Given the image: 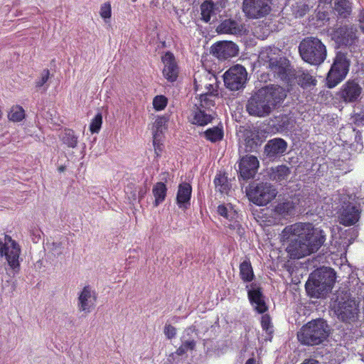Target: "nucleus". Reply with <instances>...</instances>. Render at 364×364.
<instances>
[{
    "mask_svg": "<svg viewBox=\"0 0 364 364\" xmlns=\"http://www.w3.org/2000/svg\"><path fill=\"white\" fill-rule=\"evenodd\" d=\"M357 28L353 25L341 26L334 29L332 39L339 46H343L336 53L333 63L326 77V85L332 89L340 84L347 76L350 65V58H357L360 53Z\"/></svg>",
    "mask_w": 364,
    "mask_h": 364,
    "instance_id": "f257e3e1",
    "label": "nucleus"
},
{
    "mask_svg": "<svg viewBox=\"0 0 364 364\" xmlns=\"http://www.w3.org/2000/svg\"><path fill=\"white\" fill-rule=\"evenodd\" d=\"M284 90L279 86H265L252 95L246 104V110L251 116H268L285 98Z\"/></svg>",
    "mask_w": 364,
    "mask_h": 364,
    "instance_id": "f03ea898",
    "label": "nucleus"
},
{
    "mask_svg": "<svg viewBox=\"0 0 364 364\" xmlns=\"http://www.w3.org/2000/svg\"><path fill=\"white\" fill-rule=\"evenodd\" d=\"M259 60L274 74V77L282 81H289L295 75L290 61L276 47L264 48L259 54Z\"/></svg>",
    "mask_w": 364,
    "mask_h": 364,
    "instance_id": "7ed1b4c3",
    "label": "nucleus"
},
{
    "mask_svg": "<svg viewBox=\"0 0 364 364\" xmlns=\"http://www.w3.org/2000/svg\"><path fill=\"white\" fill-rule=\"evenodd\" d=\"M336 273L328 267L316 269L309 274L305 284L306 294L311 298L323 299L331 291L336 282Z\"/></svg>",
    "mask_w": 364,
    "mask_h": 364,
    "instance_id": "20e7f679",
    "label": "nucleus"
},
{
    "mask_svg": "<svg viewBox=\"0 0 364 364\" xmlns=\"http://www.w3.org/2000/svg\"><path fill=\"white\" fill-rule=\"evenodd\" d=\"M335 207L338 222L344 226L355 225L360 218V203L354 194L340 193L336 196Z\"/></svg>",
    "mask_w": 364,
    "mask_h": 364,
    "instance_id": "39448f33",
    "label": "nucleus"
},
{
    "mask_svg": "<svg viewBox=\"0 0 364 364\" xmlns=\"http://www.w3.org/2000/svg\"><path fill=\"white\" fill-rule=\"evenodd\" d=\"M331 333V328L324 318L312 319L297 333L298 341L304 346L324 345Z\"/></svg>",
    "mask_w": 364,
    "mask_h": 364,
    "instance_id": "423d86ee",
    "label": "nucleus"
},
{
    "mask_svg": "<svg viewBox=\"0 0 364 364\" xmlns=\"http://www.w3.org/2000/svg\"><path fill=\"white\" fill-rule=\"evenodd\" d=\"M331 309L337 320L348 328L356 325L360 321V302L355 298L337 299L331 304Z\"/></svg>",
    "mask_w": 364,
    "mask_h": 364,
    "instance_id": "0eeeda50",
    "label": "nucleus"
},
{
    "mask_svg": "<svg viewBox=\"0 0 364 364\" xmlns=\"http://www.w3.org/2000/svg\"><path fill=\"white\" fill-rule=\"evenodd\" d=\"M298 49L301 59L311 65H320L327 56L326 46L317 37H305L300 41Z\"/></svg>",
    "mask_w": 364,
    "mask_h": 364,
    "instance_id": "6e6552de",
    "label": "nucleus"
},
{
    "mask_svg": "<svg viewBox=\"0 0 364 364\" xmlns=\"http://www.w3.org/2000/svg\"><path fill=\"white\" fill-rule=\"evenodd\" d=\"M294 224L287 226L282 231V240L287 244L286 250L291 259H300L311 255L301 232L294 231Z\"/></svg>",
    "mask_w": 364,
    "mask_h": 364,
    "instance_id": "1a4fd4ad",
    "label": "nucleus"
},
{
    "mask_svg": "<svg viewBox=\"0 0 364 364\" xmlns=\"http://www.w3.org/2000/svg\"><path fill=\"white\" fill-rule=\"evenodd\" d=\"M293 230L297 232H301L311 254L316 252L326 241L325 232L320 228L315 227L312 223H295Z\"/></svg>",
    "mask_w": 364,
    "mask_h": 364,
    "instance_id": "9d476101",
    "label": "nucleus"
},
{
    "mask_svg": "<svg viewBox=\"0 0 364 364\" xmlns=\"http://www.w3.org/2000/svg\"><path fill=\"white\" fill-rule=\"evenodd\" d=\"M246 191L250 200L260 206L268 204L277 194L274 186L267 182H254Z\"/></svg>",
    "mask_w": 364,
    "mask_h": 364,
    "instance_id": "9b49d317",
    "label": "nucleus"
},
{
    "mask_svg": "<svg viewBox=\"0 0 364 364\" xmlns=\"http://www.w3.org/2000/svg\"><path fill=\"white\" fill-rule=\"evenodd\" d=\"M362 92L358 79H349L336 92L335 97L341 103L355 104L361 100Z\"/></svg>",
    "mask_w": 364,
    "mask_h": 364,
    "instance_id": "f8f14e48",
    "label": "nucleus"
},
{
    "mask_svg": "<svg viewBox=\"0 0 364 364\" xmlns=\"http://www.w3.org/2000/svg\"><path fill=\"white\" fill-rule=\"evenodd\" d=\"M247 80L246 69L241 65L230 68L223 75L225 87L232 91H237L245 87Z\"/></svg>",
    "mask_w": 364,
    "mask_h": 364,
    "instance_id": "ddd939ff",
    "label": "nucleus"
},
{
    "mask_svg": "<svg viewBox=\"0 0 364 364\" xmlns=\"http://www.w3.org/2000/svg\"><path fill=\"white\" fill-rule=\"evenodd\" d=\"M245 288L247 289L248 300L253 310L259 314L266 313L269 308L261 284L257 282H252L246 285Z\"/></svg>",
    "mask_w": 364,
    "mask_h": 364,
    "instance_id": "4468645a",
    "label": "nucleus"
},
{
    "mask_svg": "<svg viewBox=\"0 0 364 364\" xmlns=\"http://www.w3.org/2000/svg\"><path fill=\"white\" fill-rule=\"evenodd\" d=\"M272 0H243L242 10L250 18H259L271 11Z\"/></svg>",
    "mask_w": 364,
    "mask_h": 364,
    "instance_id": "2eb2a0df",
    "label": "nucleus"
},
{
    "mask_svg": "<svg viewBox=\"0 0 364 364\" xmlns=\"http://www.w3.org/2000/svg\"><path fill=\"white\" fill-rule=\"evenodd\" d=\"M239 180L247 181L252 178L259 168L257 158L252 155H246L239 162Z\"/></svg>",
    "mask_w": 364,
    "mask_h": 364,
    "instance_id": "dca6fc26",
    "label": "nucleus"
},
{
    "mask_svg": "<svg viewBox=\"0 0 364 364\" xmlns=\"http://www.w3.org/2000/svg\"><path fill=\"white\" fill-rule=\"evenodd\" d=\"M211 53L220 60L236 56L238 46L232 41H218L211 46Z\"/></svg>",
    "mask_w": 364,
    "mask_h": 364,
    "instance_id": "f3484780",
    "label": "nucleus"
},
{
    "mask_svg": "<svg viewBox=\"0 0 364 364\" xmlns=\"http://www.w3.org/2000/svg\"><path fill=\"white\" fill-rule=\"evenodd\" d=\"M287 147L288 144L284 139L276 137L267 142L264 148V154L269 160L273 161L284 155Z\"/></svg>",
    "mask_w": 364,
    "mask_h": 364,
    "instance_id": "a211bd4d",
    "label": "nucleus"
},
{
    "mask_svg": "<svg viewBox=\"0 0 364 364\" xmlns=\"http://www.w3.org/2000/svg\"><path fill=\"white\" fill-rule=\"evenodd\" d=\"M330 4L329 8L331 9V14H333V18L337 20L348 19L350 18L353 7L352 2L349 0H325Z\"/></svg>",
    "mask_w": 364,
    "mask_h": 364,
    "instance_id": "6ab92c4d",
    "label": "nucleus"
},
{
    "mask_svg": "<svg viewBox=\"0 0 364 364\" xmlns=\"http://www.w3.org/2000/svg\"><path fill=\"white\" fill-rule=\"evenodd\" d=\"M295 122L294 117L290 114H280L270 118L268 125L276 132L283 133L290 132L294 127Z\"/></svg>",
    "mask_w": 364,
    "mask_h": 364,
    "instance_id": "aec40b11",
    "label": "nucleus"
},
{
    "mask_svg": "<svg viewBox=\"0 0 364 364\" xmlns=\"http://www.w3.org/2000/svg\"><path fill=\"white\" fill-rule=\"evenodd\" d=\"M162 61L164 63L163 75L164 77L169 82H174L178 77V67L176 62L173 54L167 51L162 57Z\"/></svg>",
    "mask_w": 364,
    "mask_h": 364,
    "instance_id": "412c9836",
    "label": "nucleus"
},
{
    "mask_svg": "<svg viewBox=\"0 0 364 364\" xmlns=\"http://www.w3.org/2000/svg\"><path fill=\"white\" fill-rule=\"evenodd\" d=\"M97 296L90 286H85L78 296V308L80 311L90 313L95 306Z\"/></svg>",
    "mask_w": 364,
    "mask_h": 364,
    "instance_id": "4be33fe9",
    "label": "nucleus"
},
{
    "mask_svg": "<svg viewBox=\"0 0 364 364\" xmlns=\"http://www.w3.org/2000/svg\"><path fill=\"white\" fill-rule=\"evenodd\" d=\"M243 138L245 152L256 151L262 143L259 132L255 129H245L243 133Z\"/></svg>",
    "mask_w": 364,
    "mask_h": 364,
    "instance_id": "5701e85b",
    "label": "nucleus"
},
{
    "mask_svg": "<svg viewBox=\"0 0 364 364\" xmlns=\"http://www.w3.org/2000/svg\"><path fill=\"white\" fill-rule=\"evenodd\" d=\"M217 212L220 216H223L229 221L232 222V223L229 225L230 229L237 230L239 234L242 232L241 230H243V228L239 222L235 220L237 212L233 209L231 205H219L218 206Z\"/></svg>",
    "mask_w": 364,
    "mask_h": 364,
    "instance_id": "b1692460",
    "label": "nucleus"
},
{
    "mask_svg": "<svg viewBox=\"0 0 364 364\" xmlns=\"http://www.w3.org/2000/svg\"><path fill=\"white\" fill-rule=\"evenodd\" d=\"M192 187L191 184L183 182L179 184L177 194L176 203L180 208L188 209L191 205Z\"/></svg>",
    "mask_w": 364,
    "mask_h": 364,
    "instance_id": "393cba45",
    "label": "nucleus"
},
{
    "mask_svg": "<svg viewBox=\"0 0 364 364\" xmlns=\"http://www.w3.org/2000/svg\"><path fill=\"white\" fill-rule=\"evenodd\" d=\"M216 30L220 33L241 35L242 26L237 21L228 18L222 21Z\"/></svg>",
    "mask_w": 364,
    "mask_h": 364,
    "instance_id": "a878e982",
    "label": "nucleus"
},
{
    "mask_svg": "<svg viewBox=\"0 0 364 364\" xmlns=\"http://www.w3.org/2000/svg\"><path fill=\"white\" fill-rule=\"evenodd\" d=\"M196 108L192 111L191 122L193 124L198 126H205L212 122L213 117L207 114L203 108H200L197 105H195Z\"/></svg>",
    "mask_w": 364,
    "mask_h": 364,
    "instance_id": "bb28decb",
    "label": "nucleus"
},
{
    "mask_svg": "<svg viewBox=\"0 0 364 364\" xmlns=\"http://www.w3.org/2000/svg\"><path fill=\"white\" fill-rule=\"evenodd\" d=\"M296 205L297 202H294L291 200H286L275 205L274 211L276 214L284 218L286 216H291L296 213Z\"/></svg>",
    "mask_w": 364,
    "mask_h": 364,
    "instance_id": "cd10ccee",
    "label": "nucleus"
},
{
    "mask_svg": "<svg viewBox=\"0 0 364 364\" xmlns=\"http://www.w3.org/2000/svg\"><path fill=\"white\" fill-rule=\"evenodd\" d=\"M20 248L18 245L15 241H12L11 249L8 250L6 254V258L9 266L14 270L17 268L18 269L20 266L18 262Z\"/></svg>",
    "mask_w": 364,
    "mask_h": 364,
    "instance_id": "c85d7f7f",
    "label": "nucleus"
},
{
    "mask_svg": "<svg viewBox=\"0 0 364 364\" xmlns=\"http://www.w3.org/2000/svg\"><path fill=\"white\" fill-rule=\"evenodd\" d=\"M167 187L164 182H157L152 188V193L155 198L153 203L154 207L159 206L166 199L167 194Z\"/></svg>",
    "mask_w": 364,
    "mask_h": 364,
    "instance_id": "c756f323",
    "label": "nucleus"
},
{
    "mask_svg": "<svg viewBox=\"0 0 364 364\" xmlns=\"http://www.w3.org/2000/svg\"><path fill=\"white\" fill-rule=\"evenodd\" d=\"M218 95V90L215 89H213L212 91L209 90V91L200 94V104L198 106L205 109H209L211 107L215 105V100Z\"/></svg>",
    "mask_w": 364,
    "mask_h": 364,
    "instance_id": "7c9ffc66",
    "label": "nucleus"
},
{
    "mask_svg": "<svg viewBox=\"0 0 364 364\" xmlns=\"http://www.w3.org/2000/svg\"><path fill=\"white\" fill-rule=\"evenodd\" d=\"M290 173L291 171L288 166L286 165H280L274 168H272L269 176L270 178L273 181L281 182L287 181Z\"/></svg>",
    "mask_w": 364,
    "mask_h": 364,
    "instance_id": "2f4dec72",
    "label": "nucleus"
},
{
    "mask_svg": "<svg viewBox=\"0 0 364 364\" xmlns=\"http://www.w3.org/2000/svg\"><path fill=\"white\" fill-rule=\"evenodd\" d=\"M203 136L212 143L220 141L223 139L224 132L222 126L209 128L203 132Z\"/></svg>",
    "mask_w": 364,
    "mask_h": 364,
    "instance_id": "473e14b6",
    "label": "nucleus"
},
{
    "mask_svg": "<svg viewBox=\"0 0 364 364\" xmlns=\"http://www.w3.org/2000/svg\"><path fill=\"white\" fill-rule=\"evenodd\" d=\"M213 183L216 191L221 193H228L231 188V185L225 173H218L214 178Z\"/></svg>",
    "mask_w": 364,
    "mask_h": 364,
    "instance_id": "72a5a7b5",
    "label": "nucleus"
},
{
    "mask_svg": "<svg viewBox=\"0 0 364 364\" xmlns=\"http://www.w3.org/2000/svg\"><path fill=\"white\" fill-rule=\"evenodd\" d=\"M240 276L245 282H250L255 279L252 267L249 260H245L240 264Z\"/></svg>",
    "mask_w": 364,
    "mask_h": 364,
    "instance_id": "f704fd0d",
    "label": "nucleus"
},
{
    "mask_svg": "<svg viewBox=\"0 0 364 364\" xmlns=\"http://www.w3.org/2000/svg\"><path fill=\"white\" fill-rule=\"evenodd\" d=\"M293 77H295L298 84L304 89H307L311 86L316 85L317 82V80L311 75L304 71L299 73L297 75L295 74Z\"/></svg>",
    "mask_w": 364,
    "mask_h": 364,
    "instance_id": "c9c22d12",
    "label": "nucleus"
},
{
    "mask_svg": "<svg viewBox=\"0 0 364 364\" xmlns=\"http://www.w3.org/2000/svg\"><path fill=\"white\" fill-rule=\"evenodd\" d=\"M261 326L262 330L265 332L264 341H271L274 334V326L269 314H263L261 318Z\"/></svg>",
    "mask_w": 364,
    "mask_h": 364,
    "instance_id": "e433bc0d",
    "label": "nucleus"
},
{
    "mask_svg": "<svg viewBox=\"0 0 364 364\" xmlns=\"http://www.w3.org/2000/svg\"><path fill=\"white\" fill-rule=\"evenodd\" d=\"M201 20L205 23L210 21L211 16L216 14L212 0H205L200 5Z\"/></svg>",
    "mask_w": 364,
    "mask_h": 364,
    "instance_id": "4c0bfd02",
    "label": "nucleus"
},
{
    "mask_svg": "<svg viewBox=\"0 0 364 364\" xmlns=\"http://www.w3.org/2000/svg\"><path fill=\"white\" fill-rule=\"evenodd\" d=\"M63 144L70 148H75L77 145V136L73 129H65L61 136Z\"/></svg>",
    "mask_w": 364,
    "mask_h": 364,
    "instance_id": "58836bf2",
    "label": "nucleus"
},
{
    "mask_svg": "<svg viewBox=\"0 0 364 364\" xmlns=\"http://www.w3.org/2000/svg\"><path fill=\"white\" fill-rule=\"evenodd\" d=\"M8 118L13 122H21L25 118V111L21 106H14L8 114Z\"/></svg>",
    "mask_w": 364,
    "mask_h": 364,
    "instance_id": "ea45409f",
    "label": "nucleus"
},
{
    "mask_svg": "<svg viewBox=\"0 0 364 364\" xmlns=\"http://www.w3.org/2000/svg\"><path fill=\"white\" fill-rule=\"evenodd\" d=\"M50 77V71L48 69L43 70L41 74V77L36 81V87L38 90L44 92L47 90L48 85L47 82Z\"/></svg>",
    "mask_w": 364,
    "mask_h": 364,
    "instance_id": "a19ab883",
    "label": "nucleus"
},
{
    "mask_svg": "<svg viewBox=\"0 0 364 364\" xmlns=\"http://www.w3.org/2000/svg\"><path fill=\"white\" fill-rule=\"evenodd\" d=\"M102 114L98 112L92 119L90 124V131L92 134L98 133L102 127Z\"/></svg>",
    "mask_w": 364,
    "mask_h": 364,
    "instance_id": "79ce46f5",
    "label": "nucleus"
},
{
    "mask_svg": "<svg viewBox=\"0 0 364 364\" xmlns=\"http://www.w3.org/2000/svg\"><path fill=\"white\" fill-rule=\"evenodd\" d=\"M324 7L325 6H323L321 8L320 5L318 6L316 18L318 21L322 22L330 21L331 18H333V14H331V9L330 11L325 10Z\"/></svg>",
    "mask_w": 364,
    "mask_h": 364,
    "instance_id": "37998d69",
    "label": "nucleus"
},
{
    "mask_svg": "<svg viewBox=\"0 0 364 364\" xmlns=\"http://www.w3.org/2000/svg\"><path fill=\"white\" fill-rule=\"evenodd\" d=\"M168 100L164 95H156L153 100L154 108L157 111L163 110L167 105Z\"/></svg>",
    "mask_w": 364,
    "mask_h": 364,
    "instance_id": "c03bdc74",
    "label": "nucleus"
},
{
    "mask_svg": "<svg viewBox=\"0 0 364 364\" xmlns=\"http://www.w3.org/2000/svg\"><path fill=\"white\" fill-rule=\"evenodd\" d=\"M168 122V118L165 116L159 117L154 122V127L158 132L163 133V130L166 129V124Z\"/></svg>",
    "mask_w": 364,
    "mask_h": 364,
    "instance_id": "a18cd8bd",
    "label": "nucleus"
},
{
    "mask_svg": "<svg viewBox=\"0 0 364 364\" xmlns=\"http://www.w3.org/2000/svg\"><path fill=\"white\" fill-rule=\"evenodd\" d=\"M100 16L102 18L106 20L110 18L112 14L111 5L109 2L105 3L101 6L100 8Z\"/></svg>",
    "mask_w": 364,
    "mask_h": 364,
    "instance_id": "49530a36",
    "label": "nucleus"
},
{
    "mask_svg": "<svg viewBox=\"0 0 364 364\" xmlns=\"http://www.w3.org/2000/svg\"><path fill=\"white\" fill-rule=\"evenodd\" d=\"M164 333L168 339H172L176 335V328L171 324H166Z\"/></svg>",
    "mask_w": 364,
    "mask_h": 364,
    "instance_id": "de8ad7c7",
    "label": "nucleus"
},
{
    "mask_svg": "<svg viewBox=\"0 0 364 364\" xmlns=\"http://www.w3.org/2000/svg\"><path fill=\"white\" fill-rule=\"evenodd\" d=\"M212 2L216 12H220L226 6V0H212Z\"/></svg>",
    "mask_w": 364,
    "mask_h": 364,
    "instance_id": "09e8293b",
    "label": "nucleus"
},
{
    "mask_svg": "<svg viewBox=\"0 0 364 364\" xmlns=\"http://www.w3.org/2000/svg\"><path fill=\"white\" fill-rule=\"evenodd\" d=\"M196 331V328L195 327H188L187 328L184 332H183V336H181V340L183 341V340H191V339H195L193 337V333L195 332Z\"/></svg>",
    "mask_w": 364,
    "mask_h": 364,
    "instance_id": "8fccbe9b",
    "label": "nucleus"
},
{
    "mask_svg": "<svg viewBox=\"0 0 364 364\" xmlns=\"http://www.w3.org/2000/svg\"><path fill=\"white\" fill-rule=\"evenodd\" d=\"M181 345L188 350H193L196 348V342L195 339H188L181 341Z\"/></svg>",
    "mask_w": 364,
    "mask_h": 364,
    "instance_id": "3c124183",
    "label": "nucleus"
},
{
    "mask_svg": "<svg viewBox=\"0 0 364 364\" xmlns=\"http://www.w3.org/2000/svg\"><path fill=\"white\" fill-rule=\"evenodd\" d=\"M129 186H127L126 193L128 195L130 203L134 204V202L138 199L137 190L129 191Z\"/></svg>",
    "mask_w": 364,
    "mask_h": 364,
    "instance_id": "603ef678",
    "label": "nucleus"
},
{
    "mask_svg": "<svg viewBox=\"0 0 364 364\" xmlns=\"http://www.w3.org/2000/svg\"><path fill=\"white\" fill-rule=\"evenodd\" d=\"M147 191H148V188L146 184H144V186L139 187V188L137 190L139 203L144 198V196L147 193Z\"/></svg>",
    "mask_w": 364,
    "mask_h": 364,
    "instance_id": "864d4df0",
    "label": "nucleus"
},
{
    "mask_svg": "<svg viewBox=\"0 0 364 364\" xmlns=\"http://www.w3.org/2000/svg\"><path fill=\"white\" fill-rule=\"evenodd\" d=\"M63 248V247L61 242H53L52 243V251L55 252L58 255L62 254Z\"/></svg>",
    "mask_w": 364,
    "mask_h": 364,
    "instance_id": "5fc2aeb1",
    "label": "nucleus"
},
{
    "mask_svg": "<svg viewBox=\"0 0 364 364\" xmlns=\"http://www.w3.org/2000/svg\"><path fill=\"white\" fill-rule=\"evenodd\" d=\"M161 134H162V133H161L160 132H158L157 129H156L154 132L153 144L155 148V150H156L157 149H159V143L158 141H159Z\"/></svg>",
    "mask_w": 364,
    "mask_h": 364,
    "instance_id": "6e6d98bb",
    "label": "nucleus"
},
{
    "mask_svg": "<svg viewBox=\"0 0 364 364\" xmlns=\"http://www.w3.org/2000/svg\"><path fill=\"white\" fill-rule=\"evenodd\" d=\"M309 10V7L308 5L306 4H302L301 6V8H300V10L298 11V13H299V16H303L304 15L306 14V12H308Z\"/></svg>",
    "mask_w": 364,
    "mask_h": 364,
    "instance_id": "4d7b16f0",
    "label": "nucleus"
},
{
    "mask_svg": "<svg viewBox=\"0 0 364 364\" xmlns=\"http://www.w3.org/2000/svg\"><path fill=\"white\" fill-rule=\"evenodd\" d=\"M359 21L360 23V28L361 31L364 33V11H362L360 13Z\"/></svg>",
    "mask_w": 364,
    "mask_h": 364,
    "instance_id": "13d9d810",
    "label": "nucleus"
},
{
    "mask_svg": "<svg viewBox=\"0 0 364 364\" xmlns=\"http://www.w3.org/2000/svg\"><path fill=\"white\" fill-rule=\"evenodd\" d=\"M301 364H320L318 360L314 358L305 359Z\"/></svg>",
    "mask_w": 364,
    "mask_h": 364,
    "instance_id": "bf43d9fd",
    "label": "nucleus"
},
{
    "mask_svg": "<svg viewBox=\"0 0 364 364\" xmlns=\"http://www.w3.org/2000/svg\"><path fill=\"white\" fill-rule=\"evenodd\" d=\"M187 352V350L181 345L177 350L176 354L178 355H183Z\"/></svg>",
    "mask_w": 364,
    "mask_h": 364,
    "instance_id": "052dcab7",
    "label": "nucleus"
},
{
    "mask_svg": "<svg viewBox=\"0 0 364 364\" xmlns=\"http://www.w3.org/2000/svg\"><path fill=\"white\" fill-rule=\"evenodd\" d=\"M9 250V247L6 246H1L0 247V257L6 256V254L7 253V251Z\"/></svg>",
    "mask_w": 364,
    "mask_h": 364,
    "instance_id": "680f3d73",
    "label": "nucleus"
},
{
    "mask_svg": "<svg viewBox=\"0 0 364 364\" xmlns=\"http://www.w3.org/2000/svg\"><path fill=\"white\" fill-rule=\"evenodd\" d=\"M255 359L254 358H251L246 361L245 364H255Z\"/></svg>",
    "mask_w": 364,
    "mask_h": 364,
    "instance_id": "e2e57ef3",
    "label": "nucleus"
},
{
    "mask_svg": "<svg viewBox=\"0 0 364 364\" xmlns=\"http://www.w3.org/2000/svg\"><path fill=\"white\" fill-rule=\"evenodd\" d=\"M205 87H206V89L208 90L207 91H209V90H210V91H212V90H213V89H214V88H213V86L212 85H210V84H208V85H206V86H205Z\"/></svg>",
    "mask_w": 364,
    "mask_h": 364,
    "instance_id": "0e129e2a",
    "label": "nucleus"
},
{
    "mask_svg": "<svg viewBox=\"0 0 364 364\" xmlns=\"http://www.w3.org/2000/svg\"><path fill=\"white\" fill-rule=\"evenodd\" d=\"M1 246H6V245H5V244H4V242H3V241H2L1 240H0V247H1Z\"/></svg>",
    "mask_w": 364,
    "mask_h": 364,
    "instance_id": "69168bd1",
    "label": "nucleus"
},
{
    "mask_svg": "<svg viewBox=\"0 0 364 364\" xmlns=\"http://www.w3.org/2000/svg\"><path fill=\"white\" fill-rule=\"evenodd\" d=\"M64 169H65V168L63 166H61V167L59 168V171H63Z\"/></svg>",
    "mask_w": 364,
    "mask_h": 364,
    "instance_id": "338daca9",
    "label": "nucleus"
},
{
    "mask_svg": "<svg viewBox=\"0 0 364 364\" xmlns=\"http://www.w3.org/2000/svg\"><path fill=\"white\" fill-rule=\"evenodd\" d=\"M5 237H6H6H8L9 240H11V237H9L8 235H6V236H5Z\"/></svg>",
    "mask_w": 364,
    "mask_h": 364,
    "instance_id": "774afa93",
    "label": "nucleus"
}]
</instances>
